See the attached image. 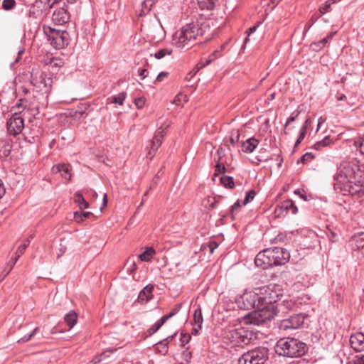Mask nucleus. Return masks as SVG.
Masks as SVG:
<instances>
[{
    "instance_id": "a211bd4d",
    "label": "nucleus",
    "mask_w": 364,
    "mask_h": 364,
    "mask_svg": "<svg viewBox=\"0 0 364 364\" xmlns=\"http://www.w3.org/2000/svg\"><path fill=\"white\" fill-rule=\"evenodd\" d=\"M52 171L55 173H60L61 176L65 179L70 180L71 178L70 168L68 165L65 164H60L53 166Z\"/></svg>"
},
{
    "instance_id": "37998d69",
    "label": "nucleus",
    "mask_w": 364,
    "mask_h": 364,
    "mask_svg": "<svg viewBox=\"0 0 364 364\" xmlns=\"http://www.w3.org/2000/svg\"><path fill=\"white\" fill-rule=\"evenodd\" d=\"M21 257L20 255L18 254H16V256L14 258H11L10 259V262H11V267H9L7 270H4V277H6L9 273L11 271V269H13L14 266L15 265L16 262H17V260L18 259V258Z\"/></svg>"
},
{
    "instance_id": "f704fd0d",
    "label": "nucleus",
    "mask_w": 364,
    "mask_h": 364,
    "mask_svg": "<svg viewBox=\"0 0 364 364\" xmlns=\"http://www.w3.org/2000/svg\"><path fill=\"white\" fill-rule=\"evenodd\" d=\"M154 0H144L141 4V12L144 14H148L154 5Z\"/></svg>"
},
{
    "instance_id": "e433bc0d",
    "label": "nucleus",
    "mask_w": 364,
    "mask_h": 364,
    "mask_svg": "<svg viewBox=\"0 0 364 364\" xmlns=\"http://www.w3.org/2000/svg\"><path fill=\"white\" fill-rule=\"evenodd\" d=\"M33 238V235H31L29 237V238L26 240V242H24L23 244H21L17 249V251L16 252V254H18L20 255H22L24 252V251L26 250V247L28 246V245L30 244L31 242V240Z\"/></svg>"
},
{
    "instance_id": "3c124183",
    "label": "nucleus",
    "mask_w": 364,
    "mask_h": 364,
    "mask_svg": "<svg viewBox=\"0 0 364 364\" xmlns=\"http://www.w3.org/2000/svg\"><path fill=\"white\" fill-rule=\"evenodd\" d=\"M226 170L225 166L223 164H220V163H218L217 165L215 166V176H217L218 174L222 173V172H225Z\"/></svg>"
},
{
    "instance_id": "de8ad7c7",
    "label": "nucleus",
    "mask_w": 364,
    "mask_h": 364,
    "mask_svg": "<svg viewBox=\"0 0 364 364\" xmlns=\"http://www.w3.org/2000/svg\"><path fill=\"white\" fill-rule=\"evenodd\" d=\"M156 348L163 355H166L168 352V346L160 345L159 342L156 343Z\"/></svg>"
},
{
    "instance_id": "5fc2aeb1",
    "label": "nucleus",
    "mask_w": 364,
    "mask_h": 364,
    "mask_svg": "<svg viewBox=\"0 0 364 364\" xmlns=\"http://www.w3.org/2000/svg\"><path fill=\"white\" fill-rule=\"evenodd\" d=\"M287 236L284 234H279L274 239V241L276 243L284 242L287 240Z\"/></svg>"
},
{
    "instance_id": "cd10ccee",
    "label": "nucleus",
    "mask_w": 364,
    "mask_h": 364,
    "mask_svg": "<svg viewBox=\"0 0 364 364\" xmlns=\"http://www.w3.org/2000/svg\"><path fill=\"white\" fill-rule=\"evenodd\" d=\"M127 93L125 92H122L117 95L112 96L108 98V100L110 103L117 104L119 105H122L124 100L126 99Z\"/></svg>"
},
{
    "instance_id": "9b49d317",
    "label": "nucleus",
    "mask_w": 364,
    "mask_h": 364,
    "mask_svg": "<svg viewBox=\"0 0 364 364\" xmlns=\"http://www.w3.org/2000/svg\"><path fill=\"white\" fill-rule=\"evenodd\" d=\"M298 208L294 202L291 200H286L276 207L274 213L277 217H281L287 215L289 213L296 214Z\"/></svg>"
},
{
    "instance_id": "0e129e2a",
    "label": "nucleus",
    "mask_w": 364,
    "mask_h": 364,
    "mask_svg": "<svg viewBox=\"0 0 364 364\" xmlns=\"http://www.w3.org/2000/svg\"><path fill=\"white\" fill-rule=\"evenodd\" d=\"M6 193V188L2 181L0 179V198H1Z\"/></svg>"
},
{
    "instance_id": "4be33fe9",
    "label": "nucleus",
    "mask_w": 364,
    "mask_h": 364,
    "mask_svg": "<svg viewBox=\"0 0 364 364\" xmlns=\"http://www.w3.org/2000/svg\"><path fill=\"white\" fill-rule=\"evenodd\" d=\"M77 313L71 310L68 314H66L64 316V321L66 324L69 326V329H71L77 323Z\"/></svg>"
},
{
    "instance_id": "bf43d9fd",
    "label": "nucleus",
    "mask_w": 364,
    "mask_h": 364,
    "mask_svg": "<svg viewBox=\"0 0 364 364\" xmlns=\"http://www.w3.org/2000/svg\"><path fill=\"white\" fill-rule=\"evenodd\" d=\"M148 70L146 69H139L138 70V74L141 77V78L143 80L148 75Z\"/></svg>"
},
{
    "instance_id": "c85d7f7f",
    "label": "nucleus",
    "mask_w": 364,
    "mask_h": 364,
    "mask_svg": "<svg viewBox=\"0 0 364 364\" xmlns=\"http://www.w3.org/2000/svg\"><path fill=\"white\" fill-rule=\"evenodd\" d=\"M333 143V141L328 136H325L322 140L317 141L314 145V148L317 150H320L321 148L327 146Z\"/></svg>"
},
{
    "instance_id": "f3484780",
    "label": "nucleus",
    "mask_w": 364,
    "mask_h": 364,
    "mask_svg": "<svg viewBox=\"0 0 364 364\" xmlns=\"http://www.w3.org/2000/svg\"><path fill=\"white\" fill-rule=\"evenodd\" d=\"M154 286L152 284L146 285L140 292L138 296L139 302L146 303L152 298V291H154Z\"/></svg>"
},
{
    "instance_id": "2eb2a0df",
    "label": "nucleus",
    "mask_w": 364,
    "mask_h": 364,
    "mask_svg": "<svg viewBox=\"0 0 364 364\" xmlns=\"http://www.w3.org/2000/svg\"><path fill=\"white\" fill-rule=\"evenodd\" d=\"M350 343L351 348L357 352L364 350V333L357 332L352 334L350 338Z\"/></svg>"
},
{
    "instance_id": "09e8293b",
    "label": "nucleus",
    "mask_w": 364,
    "mask_h": 364,
    "mask_svg": "<svg viewBox=\"0 0 364 364\" xmlns=\"http://www.w3.org/2000/svg\"><path fill=\"white\" fill-rule=\"evenodd\" d=\"M176 334H177V333H175L174 334L169 336L167 338L163 339L162 341H159V344L164 345V346H166V345L168 346V343L173 340V338H175Z\"/></svg>"
},
{
    "instance_id": "1a4fd4ad",
    "label": "nucleus",
    "mask_w": 364,
    "mask_h": 364,
    "mask_svg": "<svg viewBox=\"0 0 364 364\" xmlns=\"http://www.w3.org/2000/svg\"><path fill=\"white\" fill-rule=\"evenodd\" d=\"M274 285L269 284L260 288L259 294L262 296V303L263 305H266L272 307L278 302L279 294L276 291H274Z\"/></svg>"
},
{
    "instance_id": "dca6fc26",
    "label": "nucleus",
    "mask_w": 364,
    "mask_h": 364,
    "mask_svg": "<svg viewBox=\"0 0 364 364\" xmlns=\"http://www.w3.org/2000/svg\"><path fill=\"white\" fill-rule=\"evenodd\" d=\"M293 306L294 304L291 301H282L281 302H277L276 304L272 306L270 309L274 313V317L279 314H283L287 313Z\"/></svg>"
},
{
    "instance_id": "39448f33",
    "label": "nucleus",
    "mask_w": 364,
    "mask_h": 364,
    "mask_svg": "<svg viewBox=\"0 0 364 364\" xmlns=\"http://www.w3.org/2000/svg\"><path fill=\"white\" fill-rule=\"evenodd\" d=\"M43 31L48 41L55 49H62L70 43V35L64 30H58L50 26H43Z\"/></svg>"
},
{
    "instance_id": "7ed1b4c3",
    "label": "nucleus",
    "mask_w": 364,
    "mask_h": 364,
    "mask_svg": "<svg viewBox=\"0 0 364 364\" xmlns=\"http://www.w3.org/2000/svg\"><path fill=\"white\" fill-rule=\"evenodd\" d=\"M290 258V253L283 247L267 248L259 252L255 258L257 267L264 269L274 266L285 264Z\"/></svg>"
},
{
    "instance_id": "6e6d98bb",
    "label": "nucleus",
    "mask_w": 364,
    "mask_h": 364,
    "mask_svg": "<svg viewBox=\"0 0 364 364\" xmlns=\"http://www.w3.org/2000/svg\"><path fill=\"white\" fill-rule=\"evenodd\" d=\"M168 75V72H161L156 77V81L161 82L164 77H166Z\"/></svg>"
},
{
    "instance_id": "393cba45",
    "label": "nucleus",
    "mask_w": 364,
    "mask_h": 364,
    "mask_svg": "<svg viewBox=\"0 0 364 364\" xmlns=\"http://www.w3.org/2000/svg\"><path fill=\"white\" fill-rule=\"evenodd\" d=\"M74 201L81 210L87 209L89 207V203L85 200L80 191H77L74 194Z\"/></svg>"
},
{
    "instance_id": "49530a36",
    "label": "nucleus",
    "mask_w": 364,
    "mask_h": 364,
    "mask_svg": "<svg viewBox=\"0 0 364 364\" xmlns=\"http://www.w3.org/2000/svg\"><path fill=\"white\" fill-rule=\"evenodd\" d=\"M146 100L144 97H138L134 100V104L138 109H141L145 105Z\"/></svg>"
},
{
    "instance_id": "8fccbe9b",
    "label": "nucleus",
    "mask_w": 364,
    "mask_h": 364,
    "mask_svg": "<svg viewBox=\"0 0 364 364\" xmlns=\"http://www.w3.org/2000/svg\"><path fill=\"white\" fill-rule=\"evenodd\" d=\"M163 171H162V169L159 170L158 171V173L156 174L154 178L153 179V181H152V184L149 187V190L154 188V187H156V184H157V181H156V178H159L162 175H163Z\"/></svg>"
},
{
    "instance_id": "79ce46f5",
    "label": "nucleus",
    "mask_w": 364,
    "mask_h": 364,
    "mask_svg": "<svg viewBox=\"0 0 364 364\" xmlns=\"http://www.w3.org/2000/svg\"><path fill=\"white\" fill-rule=\"evenodd\" d=\"M314 159V155L311 153H306L304 154L297 161V164L303 163L306 164V162L311 161Z\"/></svg>"
},
{
    "instance_id": "c03bdc74",
    "label": "nucleus",
    "mask_w": 364,
    "mask_h": 364,
    "mask_svg": "<svg viewBox=\"0 0 364 364\" xmlns=\"http://www.w3.org/2000/svg\"><path fill=\"white\" fill-rule=\"evenodd\" d=\"M191 338V336L188 333H181V338H180V342L181 346H184L186 344H187Z\"/></svg>"
},
{
    "instance_id": "aec40b11",
    "label": "nucleus",
    "mask_w": 364,
    "mask_h": 364,
    "mask_svg": "<svg viewBox=\"0 0 364 364\" xmlns=\"http://www.w3.org/2000/svg\"><path fill=\"white\" fill-rule=\"evenodd\" d=\"M161 145V139H159L158 138H157V139L153 138L149 141V144L147 146L148 152L146 154V157L149 158L150 160H151L153 159V157L154 156L156 151L158 150V149L160 147Z\"/></svg>"
},
{
    "instance_id": "a19ab883",
    "label": "nucleus",
    "mask_w": 364,
    "mask_h": 364,
    "mask_svg": "<svg viewBox=\"0 0 364 364\" xmlns=\"http://www.w3.org/2000/svg\"><path fill=\"white\" fill-rule=\"evenodd\" d=\"M256 195V192L254 190H250L246 193L245 199L243 200V205H247L249 202L252 200Z\"/></svg>"
},
{
    "instance_id": "e2e57ef3",
    "label": "nucleus",
    "mask_w": 364,
    "mask_h": 364,
    "mask_svg": "<svg viewBox=\"0 0 364 364\" xmlns=\"http://www.w3.org/2000/svg\"><path fill=\"white\" fill-rule=\"evenodd\" d=\"M303 191H301L300 189L297 188L294 191V193L299 196L300 198L304 199V200H307L306 196L304 195L303 193Z\"/></svg>"
},
{
    "instance_id": "2f4dec72",
    "label": "nucleus",
    "mask_w": 364,
    "mask_h": 364,
    "mask_svg": "<svg viewBox=\"0 0 364 364\" xmlns=\"http://www.w3.org/2000/svg\"><path fill=\"white\" fill-rule=\"evenodd\" d=\"M165 323V321L162 318H161L159 320H158L154 325L150 326L148 330L147 333L149 336H151L154 333H156L164 324Z\"/></svg>"
},
{
    "instance_id": "c756f323",
    "label": "nucleus",
    "mask_w": 364,
    "mask_h": 364,
    "mask_svg": "<svg viewBox=\"0 0 364 364\" xmlns=\"http://www.w3.org/2000/svg\"><path fill=\"white\" fill-rule=\"evenodd\" d=\"M353 146L357 151H359L361 154L364 155V134L355 139Z\"/></svg>"
},
{
    "instance_id": "a18cd8bd",
    "label": "nucleus",
    "mask_w": 364,
    "mask_h": 364,
    "mask_svg": "<svg viewBox=\"0 0 364 364\" xmlns=\"http://www.w3.org/2000/svg\"><path fill=\"white\" fill-rule=\"evenodd\" d=\"M331 0L326 1L325 2V4L320 7V9H319L320 12L322 14H324L328 12L330 10V8H331Z\"/></svg>"
},
{
    "instance_id": "c9c22d12",
    "label": "nucleus",
    "mask_w": 364,
    "mask_h": 364,
    "mask_svg": "<svg viewBox=\"0 0 364 364\" xmlns=\"http://www.w3.org/2000/svg\"><path fill=\"white\" fill-rule=\"evenodd\" d=\"M239 139H240V133H239V131L237 129H232L230 132V142L231 143L232 145H235V144H237L238 141H239Z\"/></svg>"
},
{
    "instance_id": "052dcab7",
    "label": "nucleus",
    "mask_w": 364,
    "mask_h": 364,
    "mask_svg": "<svg viewBox=\"0 0 364 364\" xmlns=\"http://www.w3.org/2000/svg\"><path fill=\"white\" fill-rule=\"evenodd\" d=\"M185 97H186L185 95L179 94L175 97V98L173 100V103L178 105L181 103V98H185Z\"/></svg>"
},
{
    "instance_id": "20e7f679",
    "label": "nucleus",
    "mask_w": 364,
    "mask_h": 364,
    "mask_svg": "<svg viewBox=\"0 0 364 364\" xmlns=\"http://www.w3.org/2000/svg\"><path fill=\"white\" fill-rule=\"evenodd\" d=\"M306 344L296 338H283L274 346V351L279 356L301 357L306 352Z\"/></svg>"
},
{
    "instance_id": "58836bf2",
    "label": "nucleus",
    "mask_w": 364,
    "mask_h": 364,
    "mask_svg": "<svg viewBox=\"0 0 364 364\" xmlns=\"http://www.w3.org/2000/svg\"><path fill=\"white\" fill-rule=\"evenodd\" d=\"M299 114H300V111H299L298 109L294 110L291 114L290 117L287 119V120L285 123V125H284V128L286 129L290 123H291L292 122H294L296 120V119L299 117Z\"/></svg>"
},
{
    "instance_id": "338daca9",
    "label": "nucleus",
    "mask_w": 364,
    "mask_h": 364,
    "mask_svg": "<svg viewBox=\"0 0 364 364\" xmlns=\"http://www.w3.org/2000/svg\"><path fill=\"white\" fill-rule=\"evenodd\" d=\"M313 24H314V21L305 24L304 28V31H303L304 36H305L306 34V33L309 31V30L310 29V28L311 27V26Z\"/></svg>"
},
{
    "instance_id": "680f3d73",
    "label": "nucleus",
    "mask_w": 364,
    "mask_h": 364,
    "mask_svg": "<svg viewBox=\"0 0 364 364\" xmlns=\"http://www.w3.org/2000/svg\"><path fill=\"white\" fill-rule=\"evenodd\" d=\"M38 328L36 327L31 334H29L28 336H25L23 338H22V340L25 342V341H28L34 335L35 333H36V331H38Z\"/></svg>"
},
{
    "instance_id": "69168bd1",
    "label": "nucleus",
    "mask_w": 364,
    "mask_h": 364,
    "mask_svg": "<svg viewBox=\"0 0 364 364\" xmlns=\"http://www.w3.org/2000/svg\"><path fill=\"white\" fill-rule=\"evenodd\" d=\"M321 46V43H319V41L318 42H314L311 44V47L314 50H318L321 49L322 48H319V46Z\"/></svg>"
},
{
    "instance_id": "bb28decb",
    "label": "nucleus",
    "mask_w": 364,
    "mask_h": 364,
    "mask_svg": "<svg viewBox=\"0 0 364 364\" xmlns=\"http://www.w3.org/2000/svg\"><path fill=\"white\" fill-rule=\"evenodd\" d=\"M94 217L91 212H81L75 211L74 213V220L77 223H81L85 219L89 218L90 217Z\"/></svg>"
},
{
    "instance_id": "9d476101",
    "label": "nucleus",
    "mask_w": 364,
    "mask_h": 364,
    "mask_svg": "<svg viewBox=\"0 0 364 364\" xmlns=\"http://www.w3.org/2000/svg\"><path fill=\"white\" fill-rule=\"evenodd\" d=\"M304 320L305 316L302 314H294L289 318L281 321L279 328L283 331L297 329L302 326Z\"/></svg>"
},
{
    "instance_id": "13d9d810",
    "label": "nucleus",
    "mask_w": 364,
    "mask_h": 364,
    "mask_svg": "<svg viewBox=\"0 0 364 364\" xmlns=\"http://www.w3.org/2000/svg\"><path fill=\"white\" fill-rule=\"evenodd\" d=\"M312 123V119L311 118H308L305 120L304 123L301 126V129H305V131H308L309 126H310Z\"/></svg>"
},
{
    "instance_id": "f03ea898",
    "label": "nucleus",
    "mask_w": 364,
    "mask_h": 364,
    "mask_svg": "<svg viewBox=\"0 0 364 364\" xmlns=\"http://www.w3.org/2000/svg\"><path fill=\"white\" fill-rule=\"evenodd\" d=\"M205 29L198 21L186 23L173 35L172 43L178 48L189 49L205 33Z\"/></svg>"
},
{
    "instance_id": "b1692460",
    "label": "nucleus",
    "mask_w": 364,
    "mask_h": 364,
    "mask_svg": "<svg viewBox=\"0 0 364 364\" xmlns=\"http://www.w3.org/2000/svg\"><path fill=\"white\" fill-rule=\"evenodd\" d=\"M203 323V314H202L201 308L200 306H198L193 313V324L197 326L199 329H201Z\"/></svg>"
},
{
    "instance_id": "ea45409f",
    "label": "nucleus",
    "mask_w": 364,
    "mask_h": 364,
    "mask_svg": "<svg viewBox=\"0 0 364 364\" xmlns=\"http://www.w3.org/2000/svg\"><path fill=\"white\" fill-rule=\"evenodd\" d=\"M240 200H237L230 208V212L231 214L232 220L235 219V213H237L239 211V209L240 208Z\"/></svg>"
},
{
    "instance_id": "603ef678",
    "label": "nucleus",
    "mask_w": 364,
    "mask_h": 364,
    "mask_svg": "<svg viewBox=\"0 0 364 364\" xmlns=\"http://www.w3.org/2000/svg\"><path fill=\"white\" fill-rule=\"evenodd\" d=\"M191 352L188 351V350H185L181 353V357L183 360L186 362H189L191 358Z\"/></svg>"
},
{
    "instance_id": "0eeeda50",
    "label": "nucleus",
    "mask_w": 364,
    "mask_h": 364,
    "mask_svg": "<svg viewBox=\"0 0 364 364\" xmlns=\"http://www.w3.org/2000/svg\"><path fill=\"white\" fill-rule=\"evenodd\" d=\"M257 310L248 314L247 323L253 325L260 326L266 323L274 318V313L269 306L266 305L256 308Z\"/></svg>"
},
{
    "instance_id": "774afa93",
    "label": "nucleus",
    "mask_w": 364,
    "mask_h": 364,
    "mask_svg": "<svg viewBox=\"0 0 364 364\" xmlns=\"http://www.w3.org/2000/svg\"><path fill=\"white\" fill-rule=\"evenodd\" d=\"M355 364H364V354L356 357Z\"/></svg>"
},
{
    "instance_id": "864d4df0",
    "label": "nucleus",
    "mask_w": 364,
    "mask_h": 364,
    "mask_svg": "<svg viewBox=\"0 0 364 364\" xmlns=\"http://www.w3.org/2000/svg\"><path fill=\"white\" fill-rule=\"evenodd\" d=\"M164 134H165V131L164 129H159L156 132L153 138L156 139H157V138H158L159 139L161 140V139L164 137Z\"/></svg>"
},
{
    "instance_id": "f8f14e48",
    "label": "nucleus",
    "mask_w": 364,
    "mask_h": 364,
    "mask_svg": "<svg viewBox=\"0 0 364 364\" xmlns=\"http://www.w3.org/2000/svg\"><path fill=\"white\" fill-rule=\"evenodd\" d=\"M242 300L247 309L260 308L262 306V296L257 292H248L244 294Z\"/></svg>"
},
{
    "instance_id": "5701e85b",
    "label": "nucleus",
    "mask_w": 364,
    "mask_h": 364,
    "mask_svg": "<svg viewBox=\"0 0 364 364\" xmlns=\"http://www.w3.org/2000/svg\"><path fill=\"white\" fill-rule=\"evenodd\" d=\"M199 8L202 10H213L218 2V0H197Z\"/></svg>"
},
{
    "instance_id": "6e6552de",
    "label": "nucleus",
    "mask_w": 364,
    "mask_h": 364,
    "mask_svg": "<svg viewBox=\"0 0 364 364\" xmlns=\"http://www.w3.org/2000/svg\"><path fill=\"white\" fill-rule=\"evenodd\" d=\"M7 131L9 134L16 136L21 133L24 128V121L18 112H14L6 123Z\"/></svg>"
},
{
    "instance_id": "412c9836",
    "label": "nucleus",
    "mask_w": 364,
    "mask_h": 364,
    "mask_svg": "<svg viewBox=\"0 0 364 364\" xmlns=\"http://www.w3.org/2000/svg\"><path fill=\"white\" fill-rule=\"evenodd\" d=\"M350 242L356 249L364 247V232H360L355 234L351 237Z\"/></svg>"
},
{
    "instance_id": "4468645a",
    "label": "nucleus",
    "mask_w": 364,
    "mask_h": 364,
    "mask_svg": "<svg viewBox=\"0 0 364 364\" xmlns=\"http://www.w3.org/2000/svg\"><path fill=\"white\" fill-rule=\"evenodd\" d=\"M70 15L67 9L60 8L56 9L52 16L53 23L56 25H65L69 22Z\"/></svg>"
},
{
    "instance_id": "4c0bfd02",
    "label": "nucleus",
    "mask_w": 364,
    "mask_h": 364,
    "mask_svg": "<svg viewBox=\"0 0 364 364\" xmlns=\"http://www.w3.org/2000/svg\"><path fill=\"white\" fill-rule=\"evenodd\" d=\"M172 50L171 49H161L154 54V57L157 59H161L166 55H171Z\"/></svg>"
},
{
    "instance_id": "f257e3e1",
    "label": "nucleus",
    "mask_w": 364,
    "mask_h": 364,
    "mask_svg": "<svg viewBox=\"0 0 364 364\" xmlns=\"http://www.w3.org/2000/svg\"><path fill=\"white\" fill-rule=\"evenodd\" d=\"M334 188L344 196H364V168L355 161H343L334 176Z\"/></svg>"
},
{
    "instance_id": "4d7b16f0",
    "label": "nucleus",
    "mask_w": 364,
    "mask_h": 364,
    "mask_svg": "<svg viewBox=\"0 0 364 364\" xmlns=\"http://www.w3.org/2000/svg\"><path fill=\"white\" fill-rule=\"evenodd\" d=\"M210 253H213L214 250L218 247V244L215 241H210L208 245Z\"/></svg>"
},
{
    "instance_id": "6ab92c4d",
    "label": "nucleus",
    "mask_w": 364,
    "mask_h": 364,
    "mask_svg": "<svg viewBox=\"0 0 364 364\" xmlns=\"http://www.w3.org/2000/svg\"><path fill=\"white\" fill-rule=\"evenodd\" d=\"M259 144V140L251 137L242 144V151L245 153H252Z\"/></svg>"
},
{
    "instance_id": "7c9ffc66",
    "label": "nucleus",
    "mask_w": 364,
    "mask_h": 364,
    "mask_svg": "<svg viewBox=\"0 0 364 364\" xmlns=\"http://www.w3.org/2000/svg\"><path fill=\"white\" fill-rule=\"evenodd\" d=\"M221 183L228 188L232 189L235 186V183L232 177L228 176H223L220 178Z\"/></svg>"
},
{
    "instance_id": "473e14b6",
    "label": "nucleus",
    "mask_w": 364,
    "mask_h": 364,
    "mask_svg": "<svg viewBox=\"0 0 364 364\" xmlns=\"http://www.w3.org/2000/svg\"><path fill=\"white\" fill-rule=\"evenodd\" d=\"M181 304H177L174 306V307L172 309V310L170 311L168 314L163 316L161 318L164 319L165 323L166 321L174 316L181 309Z\"/></svg>"
},
{
    "instance_id": "a878e982",
    "label": "nucleus",
    "mask_w": 364,
    "mask_h": 364,
    "mask_svg": "<svg viewBox=\"0 0 364 364\" xmlns=\"http://www.w3.org/2000/svg\"><path fill=\"white\" fill-rule=\"evenodd\" d=\"M154 254L155 250L153 247H146V249L139 255V258L141 261L149 262L151 259Z\"/></svg>"
},
{
    "instance_id": "ddd939ff",
    "label": "nucleus",
    "mask_w": 364,
    "mask_h": 364,
    "mask_svg": "<svg viewBox=\"0 0 364 364\" xmlns=\"http://www.w3.org/2000/svg\"><path fill=\"white\" fill-rule=\"evenodd\" d=\"M230 334L234 341L245 344L251 340L252 336V332L245 328H235L230 331Z\"/></svg>"
},
{
    "instance_id": "72a5a7b5",
    "label": "nucleus",
    "mask_w": 364,
    "mask_h": 364,
    "mask_svg": "<svg viewBox=\"0 0 364 364\" xmlns=\"http://www.w3.org/2000/svg\"><path fill=\"white\" fill-rule=\"evenodd\" d=\"M16 6L15 0H3L1 7L4 11H9L13 10Z\"/></svg>"
},
{
    "instance_id": "423d86ee",
    "label": "nucleus",
    "mask_w": 364,
    "mask_h": 364,
    "mask_svg": "<svg viewBox=\"0 0 364 364\" xmlns=\"http://www.w3.org/2000/svg\"><path fill=\"white\" fill-rule=\"evenodd\" d=\"M269 358V350L257 348L245 353L238 360V364H264Z\"/></svg>"
}]
</instances>
